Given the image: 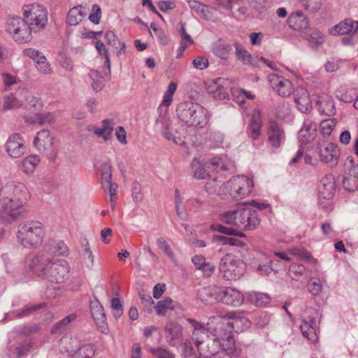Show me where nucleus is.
<instances>
[{
	"label": "nucleus",
	"mask_w": 358,
	"mask_h": 358,
	"mask_svg": "<svg viewBox=\"0 0 358 358\" xmlns=\"http://www.w3.org/2000/svg\"><path fill=\"white\" fill-rule=\"evenodd\" d=\"M29 268L36 275L55 283L65 282L69 278L70 269L66 260L55 259L47 254L34 257Z\"/></svg>",
	"instance_id": "obj_1"
},
{
	"label": "nucleus",
	"mask_w": 358,
	"mask_h": 358,
	"mask_svg": "<svg viewBox=\"0 0 358 358\" xmlns=\"http://www.w3.org/2000/svg\"><path fill=\"white\" fill-rule=\"evenodd\" d=\"M188 322L194 329L192 341H194L199 355L203 358L214 357L226 343V335L222 331L219 334L209 332L204 325L194 319L189 318Z\"/></svg>",
	"instance_id": "obj_2"
},
{
	"label": "nucleus",
	"mask_w": 358,
	"mask_h": 358,
	"mask_svg": "<svg viewBox=\"0 0 358 358\" xmlns=\"http://www.w3.org/2000/svg\"><path fill=\"white\" fill-rule=\"evenodd\" d=\"M9 192H12L14 197H3L0 199V222L9 224L15 220L23 212V203L29 197V192L24 184L10 182L6 186Z\"/></svg>",
	"instance_id": "obj_3"
},
{
	"label": "nucleus",
	"mask_w": 358,
	"mask_h": 358,
	"mask_svg": "<svg viewBox=\"0 0 358 358\" xmlns=\"http://www.w3.org/2000/svg\"><path fill=\"white\" fill-rule=\"evenodd\" d=\"M220 217L222 222L234 225L243 230H254L260 223L257 210L246 203L221 213Z\"/></svg>",
	"instance_id": "obj_4"
},
{
	"label": "nucleus",
	"mask_w": 358,
	"mask_h": 358,
	"mask_svg": "<svg viewBox=\"0 0 358 358\" xmlns=\"http://www.w3.org/2000/svg\"><path fill=\"white\" fill-rule=\"evenodd\" d=\"M45 235V229L41 222L27 220L18 225L17 240L25 248H36L42 244Z\"/></svg>",
	"instance_id": "obj_5"
},
{
	"label": "nucleus",
	"mask_w": 358,
	"mask_h": 358,
	"mask_svg": "<svg viewBox=\"0 0 358 358\" xmlns=\"http://www.w3.org/2000/svg\"><path fill=\"white\" fill-rule=\"evenodd\" d=\"M176 113L182 122L190 126L203 128L208 123L207 110L196 103L181 102L177 106Z\"/></svg>",
	"instance_id": "obj_6"
},
{
	"label": "nucleus",
	"mask_w": 358,
	"mask_h": 358,
	"mask_svg": "<svg viewBox=\"0 0 358 358\" xmlns=\"http://www.w3.org/2000/svg\"><path fill=\"white\" fill-rule=\"evenodd\" d=\"M253 188V180L245 176L231 178L218 189V194L227 199L238 201L248 196Z\"/></svg>",
	"instance_id": "obj_7"
},
{
	"label": "nucleus",
	"mask_w": 358,
	"mask_h": 358,
	"mask_svg": "<svg viewBox=\"0 0 358 358\" xmlns=\"http://www.w3.org/2000/svg\"><path fill=\"white\" fill-rule=\"evenodd\" d=\"M22 19L34 32L43 30L48 23V13L38 4H29L22 8Z\"/></svg>",
	"instance_id": "obj_8"
},
{
	"label": "nucleus",
	"mask_w": 358,
	"mask_h": 358,
	"mask_svg": "<svg viewBox=\"0 0 358 358\" xmlns=\"http://www.w3.org/2000/svg\"><path fill=\"white\" fill-rule=\"evenodd\" d=\"M220 271L227 280L238 279L245 271V264L232 254H227L220 260Z\"/></svg>",
	"instance_id": "obj_9"
},
{
	"label": "nucleus",
	"mask_w": 358,
	"mask_h": 358,
	"mask_svg": "<svg viewBox=\"0 0 358 358\" xmlns=\"http://www.w3.org/2000/svg\"><path fill=\"white\" fill-rule=\"evenodd\" d=\"M6 31L10 34L14 41L22 44L29 42L31 38V32L29 27L20 17H10L6 21Z\"/></svg>",
	"instance_id": "obj_10"
},
{
	"label": "nucleus",
	"mask_w": 358,
	"mask_h": 358,
	"mask_svg": "<svg viewBox=\"0 0 358 358\" xmlns=\"http://www.w3.org/2000/svg\"><path fill=\"white\" fill-rule=\"evenodd\" d=\"M223 322L220 330L223 333H240L250 327V322L245 316L240 315L237 312L231 311L222 316Z\"/></svg>",
	"instance_id": "obj_11"
},
{
	"label": "nucleus",
	"mask_w": 358,
	"mask_h": 358,
	"mask_svg": "<svg viewBox=\"0 0 358 358\" xmlns=\"http://www.w3.org/2000/svg\"><path fill=\"white\" fill-rule=\"evenodd\" d=\"M316 152L322 163L329 164L331 166H336L338 164L340 150L334 143L322 139L318 142Z\"/></svg>",
	"instance_id": "obj_12"
},
{
	"label": "nucleus",
	"mask_w": 358,
	"mask_h": 358,
	"mask_svg": "<svg viewBox=\"0 0 358 358\" xmlns=\"http://www.w3.org/2000/svg\"><path fill=\"white\" fill-rule=\"evenodd\" d=\"M101 185L104 192H108L110 201L113 202L117 198V184L113 182L111 164L105 162L100 166Z\"/></svg>",
	"instance_id": "obj_13"
},
{
	"label": "nucleus",
	"mask_w": 358,
	"mask_h": 358,
	"mask_svg": "<svg viewBox=\"0 0 358 358\" xmlns=\"http://www.w3.org/2000/svg\"><path fill=\"white\" fill-rule=\"evenodd\" d=\"M244 301L243 294L231 287H219L217 302L234 307L241 306Z\"/></svg>",
	"instance_id": "obj_14"
},
{
	"label": "nucleus",
	"mask_w": 358,
	"mask_h": 358,
	"mask_svg": "<svg viewBox=\"0 0 358 358\" xmlns=\"http://www.w3.org/2000/svg\"><path fill=\"white\" fill-rule=\"evenodd\" d=\"M268 80L273 91L281 97L289 96L294 90L291 81L277 74L268 75Z\"/></svg>",
	"instance_id": "obj_15"
},
{
	"label": "nucleus",
	"mask_w": 358,
	"mask_h": 358,
	"mask_svg": "<svg viewBox=\"0 0 358 358\" xmlns=\"http://www.w3.org/2000/svg\"><path fill=\"white\" fill-rule=\"evenodd\" d=\"M8 155L13 158H18L26 151L24 141L19 134H13L9 136L6 144Z\"/></svg>",
	"instance_id": "obj_16"
},
{
	"label": "nucleus",
	"mask_w": 358,
	"mask_h": 358,
	"mask_svg": "<svg viewBox=\"0 0 358 358\" xmlns=\"http://www.w3.org/2000/svg\"><path fill=\"white\" fill-rule=\"evenodd\" d=\"M90 310L92 316L96 324L103 334L108 332V327L106 322V317L104 310L100 302L94 299L90 301Z\"/></svg>",
	"instance_id": "obj_17"
},
{
	"label": "nucleus",
	"mask_w": 358,
	"mask_h": 358,
	"mask_svg": "<svg viewBox=\"0 0 358 358\" xmlns=\"http://www.w3.org/2000/svg\"><path fill=\"white\" fill-rule=\"evenodd\" d=\"M335 191L336 182L334 176L331 173L326 174L322 178L318 187L319 198L329 200L334 196Z\"/></svg>",
	"instance_id": "obj_18"
},
{
	"label": "nucleus",
	"mask_w": 358,
	"mask_h": 358,
	"mask_svg": "<svg viewBox=\"0 0 358 358\" xmlns=\"http://www.w3.org/2000/svg\"><path fill=\"white\" fill-rule=\"evenodd\" d=\"M166 341L171 346H177L182 341V327L174 322H168L165 326Z\"/></svg>",
	"instance_id": "obj_19"
},
{
	"label": "nucleus",
	"mask_w": 358,
	"mask_h": 358,
	"mask_svg": "<svg viewBox=\"0 0 358 358\" xmlns=\"http://www.w3.org/2000/svg\"><path fill=\"white\" fill-rule=\"evenodd\" d=\"M317 134V124L310 120H306L303 122V127L298 134V138L301 143L300 146L303 147L307 143L314 140Z\"/></svg>",
	"instance_id": "obj_20"
},
{
	"label": "nucleus",
	"mask_w": 358,
	"mask_h": 358,
	"mask_svg": "<svg viewBox=\"0 0 358 358\" xmlns=\"http://www.w3.org/2000/svg\"><path fill=\"white\" fill-rule=\"evenodd\" d=\"M292 93L294 101L301 113H306L312 108L309 94L304 87H299L295 90H293Z\"/></svg>",
	"instance_id": "obj_21"
},
{
	"label": "nucleus",
	"mask_w": 358,
	"mask_h": 358,
	"mask_svg": "<svg viewBox=\"0 0 358 358\" xmlns=\"http://www.w3.org/2000/svg\"><path fill=\"white\" fill-rule=\"evenodd\" d=\"M300 329L302 335L311 343H316L318 341L316 319L315 317L303 319L300 325Z\"/></svg>",
	"instance_id": "obj_22"
},
{
	"label": "nucleus",
	"mask_w": 358,
	"mask_h": 358,
	"mask_svg": "<svg viewBox=\"0 0 358 358\" xmlns=\"http://www.w3.org/2000/svg\"><path fill=\"white\" fill-rule=\"evenodd\" d=\"M268 138L271 145L275 148H279L285 141L284 131L275 122H270Z\"/></svg>",
	"instance_id": "obj_23"
},
{
	"label": "nucleus",
	"mask_w": 358,
	"mask_h": 358,
	"mask_svg": "<svg viewBox=\"0 0 358 358\" xmlns=\"http://www.w3.org/2000/svg\"><path fill=\"white\" fill-rule=\"evenodd\" d=\"M288 24L294 30L304 33L308 28V20L302 11L292 13L288 18Z\"/></svg>",
	"instance_id": "obj_24"
},
{
	"label": "nucleus",
	"mask_w": 358,
	"mask_h": 358,
	"mask_svg": "<svg viewBox=\"0 0 358 358\" xmlns=\"http://www.w3.org/2000/svg\"><path fill=\"white\" fill-rule=\"evenodd\" d=\"M224 339L226 343L223 344V348L214 358H236L238 355L234 336L227 334Z\"/></svg>",
	"instance_id": "obj_25"
},
{
	"label": "nucleus",
	"mask_w": 358,
	"mask_h": 358,
	"mask_svg": "<svg viewBox=\"0 0 358 358\" xmlns=\"http://www.w3.org/2000/svg\"><path fill=\"white\" fill-rule=\"evenodd\" d=\"M54 138L47 129H43L38 132L34 138V144L41 152L50 149L53 145Z\"/></svg>",
	"instance_id": "obj_26"
},
{
	"label": "nucleus",
	"mask_w": 358,
	"mask_h": 358,
	"mask_svg": "<svg viewBox=\"0 0 358 358\" xmlns=\"http://www.w3.org/2000/svg\"><path fill=\"white\" fill-rule=\"evenodd\" d=\"M219 287L208 286L200 288L197 292V298L202 302L213 303L217 302Z\"/></svg>",
	"instance_id": "obj_27"
},
{
	"label": "nucleus",
	"mask_w": 358,
	"mask_h": 358,
	"mask_svg": "<svg viewBox=\"0 0 358 358\" xmlns=\"http://www.w3.org/2000/svg\"><path fill=\"white\" fill-rule=\"evenodd\" d=\"M317 104L318 106V110L321 114L333 116L336 113L335 103L332 97L328 95L320 96L317 101Z\"/></svg>",
	"instance_id": "obj_28"
},
{
	"label": "nucleus",
	"mask_w": 358,
	"mask_h": 358,
	"mask_svg": "<svg viewBox=\"0 0 358 358\" xmlns=\"http://www.w3.org/2000/svg\"><path fill=\"white\" fill-rule=\"evenodd\" d=\"M334 30L340 35H353L358 31V21L346 19L336 24Z\"/></svg>",
	"instance_id": "obj_29"
},
{
	"label": "nucleus",
	"mask_w": 358,
	"mask_h": 358,
	"mask_svg": "<svg viewBox=\"0 0 358 358\" xmlns=\"http://www.w3.org/2000/svg\"><path fill=\"white\" fill-rule=\"evenodd\" d=\"M101 128L94 127L93 131L95 135L102 138L104 141H109L112 138V133L114 130V122L111 120L105 119L101 122Z\"/></svg>",
	"instance_id": "obj_30"
},
{
	"label": "nucleus",
	"mask_w": 358,
	"mask_h": 358,
	"mask_svg": "<svg viewBox=\"0 0 358 358\" xmlns=\"http://www.w3.org/2000/svg\"><path fill=\"white\" fill-rule=\"evenodd\" d=\"M303 34L313 48H318L324 42L323 34L317 29L309 27Z\"/></svg>",
	"instance_id": "obj_31"
},
{
	"label": "nucleus",
	"mask_w": 358,
	"mask_h": 358,
	"mask_svg": "<svg viewBox=\"0 0 358 358\" xmlns=\"http://www.w3.org/2000/svg\"><path fill=\"white\" fill-rule=\"evenodd\" d=\"M262 127V114L259 110L255 109L250 123V136L256 140L260 135Z\"/></svg>",
	"instance_id": "obj_32"
},
{
	"label": "nucleus",
	"mask_w": 358,
	"mask_h": 358,
	"mask_svg": "<svg viewBox=\"0 0 358 358\" xmlns=\"http://www.w3.org/2000/svg\"><path fill=\"white\" fill-rule=\"evenodd\" d=\"M278 262L279 261L276 260V259L264 257V260L262 259V262L257 266L256 269L262 275H268L272 271H276L280 268V266L278 265Z\"/></svg>",
	"instance_id": "obj_33"
},
{
	"label": "nucleus",
	"mask_w": 358,
	"mask_h": 358,
	"mask_svg": "<svg viewBox=\"0 0 358 358\" xmlns=\"http://www.w3.org/2000/svg\"><path fill=\"white\" fill-rule=\"evenodd\" d=\"M86 15L83 8L78 6L69 10L67 14L66 22L71 26L78 25Z\"/></svg>",
	"instance_id": "obj_34"
},
{
	"label": "nucleus",
	"mask_w": 358,
	"mask_h": 358,
	"mask_svg": "<svg viewBox=\"0 0 358 358\" xmlns=\"http://www.w3.org/2000/svg\"><path fill=\"white\" fill-rule=\"evenodd\" d=\"M76 318V315L74 313L70 314L65 317L64 319L57 322L54 324L51 329L52 334L60 335L63 334L67 329L68 325L73 322Z\"/></svg>",
	"instance_id": "obj_35"
},
{
	"label": "nucleus",
	"mask_w": 358,
	"mask_h": 358,
	"mask_svg": "<svg viewBox=\"0 0 358 358\" xmlns=\"http://www.w3.org/2000/svg\"><path fill=\"white\" fill-rule=\"evenodd\" d=\"M89 77L93 90L96 92L101 91L105 86L101 73L97 70L92 69L89 73Z\"/></svg>",
	"instance_id": "obj_36"
},
{
	"label": "nucleus",
	"mask_w": 358,
	"mask_h": 358,
	"mask_svg": "<svg viewBox=\"0 0 358 358\" xmlns=\"http://www.w3.org/2000/svg\"><path fill=\"white\" fill-rule=\"evenodd\" d=\"M40 159L36 155H29L24 158L20 163L21 169L27 174L32 173Z\"/></svg>",
	"instance_id": "obj_37"
},
{
	"label": "nucleus",
	"mask_w": 358,
	"mask_h": 358,
	"mask_svg": "<svg viewBox=\"0 0 358 358\" xmlns=\"http://www.w3.org/2000/svg\"><path fill=\"white\" fill-rule=\"evenodd\" d=\"M156 244L159 249L163 251V252L170 259V260L174 263H177V259L175 253L171 248V246L168 242L162 237L159 238L156 241Z\"/></svg>",
	"instance_id": "obj_38"
},
{
	"label": "nucleus",
	"mask_w": 358,
	"mask_h": 358,
	"mask_svg": "<svg viewBox=\"0 0 358 358\" xmlns=\"http://www.w3.org/2000/svg\"><path fill=\"white\" fill-rule=\"evenodd\" d=\"M68 247L63 241H57L52 243L48 250V252L44 254L54 256H64L68 254Z\"/></svg>",
	"instance_id": "obj_39"
},
{
	"label": "nucleus",
	"mask_w": 358,
	"mask_h": 358,
	"mask_svg": "<svg viewBox=\"0 0 358 358\" xmlns=\"http://www.w3.org/2000/svg\"><path fill=\"white\" fill-rule=\"evenodd\" d=\"M232 50L231 46L228 43H217L213 48V53L222 59L227 60Z\"/></svg>",
	"instance_id": "obj_40"
},
{
	"label": "nucleus",
	"mask_w": 358,
	"mask_h": 358,
	"mask_svg": "<svg viewBox=\"0 0 358 358\" xmlns=\"http://www.w3.org/2000/svg\"><path fill=\"white\" fill-rule=\"evenodd\" d=\"M175 303L174 301L169 297L159 301L155 307L157 314L164 315L168 310H173L175 308Z\"/></svg>",
	"instance_id": "obj_41"
},
{
	"label": "nucleus",
	"mask_w": 358,
	"mask_h": 358,
	"mask_svg": "<svg viewBox=\"0 0 358 358\" xmlns=\"http://www.w3.org/2000/svg\"><path fill=\"white\" fill-rule=\"evenodd\" d=\"M213 239L214 242H220L222 245H229L238 247H243L245 245V243L242 241L235 237L214 235Z\"/></svg>",
	"instance_id": "obj_42"
},
{
	"label": "nucleus",
	"mask_w": 358,
	"mask_h": 358,
	"mask_svg": "<svg viewBox=\"0 0 358 358\" xmlns=\"http://www.w3.org/2000/svg\"><path fill=\"white\" fill-rule=\"evenodd\" d=\"M209 164L215 169H220L222 171H231L234 168L231 162L226 163V158L215 157L209 161Z\"/></svg>",
	"instance_id": "obj_43"
},
{
	"label": "nucleus",
	"mask_w": 358,
	"mask_h": 358,
	"mask_svg": "<svg viewBox=\"0 0 358 358\" xmlns=\"http://www.w3.org/2000/svg\"><path fill=\"white\" fill-rule=\"evenodd\" d=\"M94 353L95 350L92 345H83L75 352L72 358H92Z\"/></svg>",
	"instance_id": "obj_44"
},
{
	"label": "nucleus",
	"mask_w": 358,
	"mask_h": 358,
	"mask_svg": "<svg viewBox=\"0 0 358 358\" xmlns=\"http://www.w3.org/2000/svg\"><path fill=\"white\" fill-rule=\"evenodd\" d=\"M249 297L256 306H264L270 302V296L266 293L253 292L249 294Z\"/></svg>",
	"instance_id": "obj_45"
},
{
	"label": "nucleus",
	"mask_w": 358,
	"mask_h": 358,
	"mask_svg": "<svg viewBox=\"0 0 358 358\" xmlns=\"http://www.w3.org/2000/svg\"><path fill=\"white\" fill-rule=\"evenodd\" d=\"M188 5L189 8L194 10L197 14L200 15L205 19H207L209 14L208 6L195 0L189 1Z\"/></svg>",
	"instance_id": "obj_46"
},
{
	"label": "nucleus",
	"mask_w": 358,
	"mask_h": 358,
	"mask_svg": "<svg viewBox=\"0 0 358 358\" xmlns=\"http://www.w3.org/2000/svg\"><path fill=\"white\" fill-rule=\"evenodd\" d=\"M210 228H211V229H213L214 231L220 232V233L224 234L234 235V236H238V237H244V236H245V235L243 233L238 231L235 229L227 227H224V226H223V225H222L220 224H217V223L213 224L211 225Z\"/></svg>",
	"instance_id": "obj_47"
},
{
	"label": "nucleus",
	"mask_w": 358,
	"mask_h": 358,
	"mask_svg": "<svg viewBox=\"0 0 358 358\" xmlns=\"http://www.w3.org/2000/svg\"><path fill=\"white\" fill-rule=\"evenodd\" d=\"M3 106V108L6 110L16 109L22 106V100L13 94H10L4 97Z\"/></svg>",
	"instance_id": "obj_48"
},
{
	"label": "nucleus",
	"mask_w": 358,
	"mask_h": 358,
	"mask_svg": "<svg viewBox=\"0 0 358 358\" xmlns=\"http://www.w3.org/2000/svg\"><path fill=\"white\" fill-rule=\"evenodd\" d=\"M301 6L311 13H317L322 6V0H299Z\"/></svg>",
	"instance_id": "obj_49"
},
{
	"label": "nucleus",
	"mask_w": 358,
	"mask_h": 358,
	"mask_svg": "<svg viewBox=\"0 0 358 358\" xmlns=\"http://www.w3.org/2000/svg\"><path fill=\"white\" fill-rule=\"evenodd\" d=\"M31 348V344L30 342L24 341L17 346L15 348V350L11 355V357H16L17 358H21L27 355L28 351Z\"/></svg>",
	"instance_id": "obj_50"
},
{
	"label": "nucleus",
	"mask_w": 358,
	"mask_h": 358,
	"mask_svg": "<svg viewBox=\"0 0 358 358\" xmlns=\"http://www.w3.org/2000/svg\"><path fill=\"white\" fill-rule=\"evenodd\" d=\"M336 124L335 118L322 120L320 123V129L324 136H329Z\"/></svg>",
	"instance_id": "obj_51"
},
{
	"label": "nucleus",
	"mask_w": 358,
	"mask_h": 358,
	"mask_svg": "<svg viewBox=\"0 0 358 358\" xmlns=\"http://www.w3.org/2000/svg\"><path fill=\"white\" fill-rule=\"evenodd\" d=\"M236 49L235 53L238 59L241 60L244 64L250 58L251 54L238 42L234 43Z\"/></svg>",
	"instance_id": "obj_52"
},
{
	"label": "nucleus",
	"mask_w": 358,
	"mask_h": 358,
	"mask_svg": "<svg viewBox=\"0 0 358 358\" xmlns=\"http://www.w3.org/2000/svg\"><path fill=\"white\" fill-rule=\"evenodd\" d=\"M149 352L155 358H175V355L173 353L162 347L150 348Z\"/></svg>",
	"instance_id": "obj_53"
},
{
	"label": "nucleus",
	"mask_w": 358,
	"mask_h": 358,
	"mask_svg": "<svg viewBox=\"0 0 358 358\" xmlns=\"http://www.w3.org/2000/svg\"><path fill=\"white\" fill-rule=\"evenodd\" d=\"M177 89L176 83L171 82L169 84L168 87L164 94L162 103L166 105V107L169 106L173 99V95Z\"/></svg>",
	"instance_id": "obj_54"
},
{
	"label": "nucleus",
	"mask_w": 358,
	"mask_h": 358,
	"mask_svg": "<svg viewBox=\"0 0 358 358\" xmlns=\"http://www.w3.org/2000/svg\"><path fill=\"white\" fill-rule=\"evenodd\" d=\"M343 185L345 189L349 192L358 189V179L346 174L343 179Z\"/></svg>",
	"instance_id": "obj_55"
},
{
	"label": "nucleus",
	"mask_w": 358,
	"mask_h": 358,
	"mask_svg": "<svg viewBox=\"0 0 358 358\" xmlns=\"http://www.w3.org/2000/svg\"><path fill=\"white\" fill-rule=\"evenodd\" d=\"M306 268L302 264H292L289 268V275L293 280H297L298 278L305 273Z\"/></svg>",
	"instance_id": "obj_56"
},
{
	"label": "nucleus",
	"mask_w": 358,
	"mask_h": 358,
	"mask_svg": "<svg viewBox=\"0 0 358 358\" xmlns=\"http://www.w3.org/2000/svg\"><path fill=\"white\" fill-rule=\"evenodd\" d=\"M322 284L320 279L312 278L308 283L309 292L313 296L319 295L322 289Z\"/></svg>",
	"instance_id": "obj_57"
},
{
	"label": "nucleus",
	"mask_w": 358,
	"mask_h": 358,
	"mask_svg": "<svg viewBox=\"0 0 358 358\" xmlns=\"http://www.w3.org/2000/svg\"><path fill=\"white\" fill-rule=\"evenodd\" d=\"M345 166L348 169L347 175L356 178L358 179V165L355 164L352 157H348L345 162Z\"/></svg>",
	"instance_id": "obj_58"
},
{
	"label": "nucleus",
	"mask_w": 358,
	"mask_h": 358,
	"mask_svg": "<svg viewBox=\"0 0 358 358\" xmlns=\"http://www.w3.org/2000/svg\"><path fill=\"white\" fill-rule=\"evenodd\" d=\"M210 145L212 147L219 146L223 141V134L220 131H213L209 134Z\"/></svg>",
	"instance_id": "obj_59"
},
{
	"label": "nucleus",
	"mask_w": 358,
	"mask_h": 358,
	"mask_svg": "<svg viewBox=\"0 0 358 358\" xmlns=\"http://www.w3.org/2000/svg\"><path fill=\"white\" fill-rule=\"evenodd\" d=\"M101 15V13L99 6H98L97 4L92 5V12L89 15L90 20L92 23L98 24L100 22Z\"/></svg>",
	"instance_id": "obj_60"
},
{
	"label": "nucleus",
	"mask_w": 358,
	"mask_h": 358,
	"mask_svg": "<svg viewBox=\"0 0 358 358\" xmlns=\"http://www.w3.org/2000/svg\"><path fill=\"white\" fill-rule=\"evenodd\" d=\"M132 196L134 201L138 203L143 199V194L141 192V186L137 182L132 184Z\"/></svg>",
	"instance_id": "obj_61"
},
{
	"label": "nucleus",
	"mask_w": 358,
	"mask_h": 358,
	"mask_svg": "<svg viewBox=\"0 0 358 358\" xmlns=\"http://www.w3.org/2000/svg\"><path fill=\"white\" fill-rule=\"evenodd\" d=\"M289 110L290 105L286 101L280 103L276 108L277 115L282 118L285 117L289 113Z\"/></svg>",
	"instance_id": "obj_62"
},
{
	"label": "nucleus",
	"mask_w": 358,
	"mask_h": 358,
	"mask_svg": "<svg viewBox=\"0 0 358 358\" xmlns=\"http://www.w3.org/2000/svg\"><path fill=\"white\" fill-rule=\"evenodd\" d=\"M182 358H198L190 343H185L183 345Z\"/></svg>",
	"instance_id": "obj_63"
},
{
	"label": "nucleus",
	"mask_w": 358,
	"mask_h": 358,
	"mask_svg": "<svg viewBox=\"0 0 358 358\" xmlns=\"http://www.w3.org/2000/svg\"><path fill=\"white\" fill-rule=\"evenodd\" d=\"M157 6L159 10L164 13L173 10L176 7V3L172 1H159Z\"/></svg>",
	"instance_id": "obj_64"
}]
</instances>
